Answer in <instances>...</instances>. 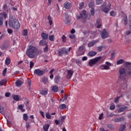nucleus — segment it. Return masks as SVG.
<instances>
[{"label": "nucleus", "mask_w": 131, "mask_h": 131, "mask_svg": "<svg viewBox=\"0 0 131 131\" xmlns=\"http://www.w3.org/2000/svg\"><path fill=\"white\" fill-rule=\"evenodd\" d=\"M123 21L125 22V25H127V16L125 14L124 15V18H123Z\"/></svg>", "instance_id": "26"}, {"label": "nucleus", "mask_w": 131, "mask_h": 131, "mask_svg": "<svg viewBox=\"0 0 131 131\" xmlns=\"http://www.w3.org/2000/svg\"><path fill=\"white\" fill-rule=\"evenodd\" d=\"M52 91H53V92H54L55 93H57V92L59 91V88H58V86H53L52 87Z\"/></svg>", "instance_id": "27"}, {"label": "nucleus", "mask_w": 131, "mask_h": 131, "mask_svg": "<svg viewBox=\"0 0 131 131\" xmlns=\"http://www.w3.org/2000/svg\"><path fill=\"white\" fill-rule=\"evenodd\" d=\"M127 109V107L126 106H123L119 108V112H123V111H125Z\"/></svg>", "instance_id": "24"}, {"label": "nucleus", "mask_w": 131, "mask_h": 131, "mask_svg": "<svg viewBox=\"0 0 131 131\" xmlns=\"http://www.w3.org/2000/svg\"><path fill=\"white\" fill-rule=\"evenodd\" d=\"M7 32L9 34H12L13 33V30H12V29H8L7 30Z\"/></svg>", "instance_id": "56"}, {"label": "nucleus", "mask_w": 131, "mask_h": 131, "mask_svg": "<svg viewBox=\"0 0 131 131\" xmlns=\"http://www.w3.org/2000/svg\"><path fill=\"white\" fill-rule=\"evenodd\" d=\"M110 15L112 17H115L116 16V12L115 11H112L110 13Z\"/></svg>", "instance_id": "42"}, {"label": "nucleus", "mask_w": 131, "mask_h": 131, "mask_svg": "<svg viewBox=\"0 0 131 131\" xmlns=\"http://www.w3.org/2000/svg\"><path fill=\"white\" fill-rule=\"evenodd\" d=\"M94 6H95V3H94V2H90L89 4V8H91L92 9H94Z\"/></svg>", "instance_id": "37"}, {"label": "nucleus", "mask_w": 131, "mask_h": 131, "mask_svg": "<svg viewBox=\"0 0 131 131\" xmlns=\"http://www.w3.org/2000/svg\"><path fill=\"white\" fill-rule=\"evenodd\" d=\"M62 41H63V42H66V40H67V37H66V36H65V35H63L62 36Z\"/></svg>", "instance_id": "45"}, {"label": "nucleus", "mask_w": 131, "mask_h": 131, "mask_svg": "<svg viewBox=\"0 0 131 131\" xmlns=\"http://www.w3.org/2000/svg\"><path fill=\"white\" fill-rule=\"evenodd\" d=\"M23 119L25 120V121H27L28 120V115H27V114H24Z\"/></svg>", "instance_id": "36"}, {"label": "nucleus", "mask_w": 131, "mask_h": 131, "mask_svg": "<svg viewBox=\"0 0 131 131\" xmlns=\"http://www.w3.org/2000/svg\"><path fill=\"white\" fill-rule=\"evenodd\" d=\"M59 77L58 76L55 77V79H54L55 82L57 83L58 81H59Z\"/></svg>", "instance_id": "57"}, {"label": "nucleus", "mask_w": 131, "mask_h": 131, "mask_svg": "<svg viewBox=\"0 0 131 131\" xmlns=\"http://www.w3.org/2000/svg\"><path fill=\"white\" fill-rule=\"evenodd\" d=\"M70 38H71L72 39H74V38H75V35H69Z\"/></svg>", "instance_id": "61"}, {"label": "nucleus", "mask_w": 131, "mask_h": 131, "mask_svg": "<svg viewBox=\"0 0 131 131\" xmlns=\"http://www.w3.org/2000/svg\"><path fill=\"white\" fill-rule=\"evenodd\" d=\"M111 110H114L115 109V105H113L110 106Z\"/></svg>", "instance_id": "63"}, {"label": "nucleus", "mask_w": 131, "mask_h": 131, "mask_svg": "<svg viewBox=\"0 0 131 131\" xmlns=\"http://www.w3.org/2000/svg\"><path fill=\"white\" fill-rule=\"evenodd\" d=\"M63 50V53L66 54V55H68L69 52H70L71 50V47L69 48V49H66V48H62Z\"/></svg>", "instance_id": "21"}, {"label": "nucleus", "mask_w": 131, "mask_h": 131, "mask_svg": "<svg viewBox=\"0 0 131 131\" xmlns=\"http://www.w3.org/2000/svg\"><path fill=\"white\" fill-rule=\"evenodd\" d=\"M49 128H50V124H47L43 125V130L48 131Z\"/></svg>", "instance_id": "19"}, {"label": "nucleus", "mask_w": 131, "mask_h": 131, "mask_svg": "<svg viewBox=\"0 0 131 131\" xmlns=\"http://www.w3.org/2000/svg\"><path fill=\"white\" fill-rule=\"evenodd\" d=\"M63 54H64V50H63V48L61 49L59 52H58V55L59 56L63 55Z\"/></svg>", "instance_id": "40"}, {"label": "nucleus", "mask_w": 131, "mask_h": 131, "mask_svg": "<svg viewBox=\"0 0 131 131\" xmlns=\"http://www.w3.org/2000/svg\"><path fill=\"white\" fill-rule=\"evenodd\" d=\"M49 51V47L48 46V45H46L45 48L43 50V52H45V53H48Z\"/></svg>", "instance_id": "47"}, {"label": "nucleus", "mask_w": 131, "mask_h": 131, "mask_svg": "<svg viewBox=\"0 0 131 131\" xmlns=\"http://www.w3.org/2000/svg\"><path fill=\"white\" fill-rule=\"evenodd\" d=\"M46 116L47 119H51V118H52V116L50 114V113H49V112L46 113Z\"/></svg>", "instance_id": "33"}, {"label": "nucleus", "mask_w": 131, "mask_h": 131, "mask_svg": "<svg viewBox=\"0 0 131 131\" xmlns=\"http://www.w3.org/2000/svg\"><path fill=\"white\" fill-rule=\"evenodd\" d=\"M97 42H99V40H96L92 41L88 43V47L89 48H92V47H94L96 43Z\"/></svg>", "instance_id": "14"}, {"label": "nucleus", "mask_w": 131, "mask_h": 131, "mask_svg": "<svg viewBox=\"0 0 131 131\" xmlns=\"http://www.w3.org/2000/svg\"><path fill=\"white\" fill-rule=\"evenodd\" d=\"M113 115H113L112 113L108 114L107 115V117H113Z\"/></svg>", "instance_id": "64"}, {"label": "nucleus", "mask_w": 131, "mask_h": 131, "mask_svg": "<svg viewBox=\"0 0 131 131\" xmlns=\"http://www.w3.org/2000/svg\"><path fill=\"white\" fill-rule=\"evenodd\" d=\"M102 49H103V47L102 46H99L97 47V50L98 52H101V51H102Z\"/></svg>", "instance_id": "58"}, {"label": "nucleus", "mask_w": 131, "mask_h": 131, "mask_svg": "<svg viewBox=\"0 0 131 131\" xmlns=\"http://www.w3.org/2000/svg\"><path fill=\"white\" fill-rule=\"evenodd\" d=\"M54 37H55L54 35H51L49 36V40H51V41H54Z\"/></svg>", "instance_id": "44"}, {"label": "nucleus", "mask_w": 131, "mask_h": 131, "mask_svg": "<svg viewBox=\"0 0 131 131\" xmlns=\"http://www.w3.org/2000/svg\"><path fill=\"white\" fill-rule=\"evenodd\" d=\"M105 66H107V67H110V66H112V64L108 61L105 62Z\"/></svg>", "instance_id": "51"}, {"label": "nucleus", "mask_w": 131, "mask_h": 131, "mask_svg": "<svg viewBox=\"0 0 131 131\" xmlns=\"http://www.w3.org/2000/svg\"><path fill=\"white\" fill-rule=\"evenodd\" d=\"M104 116V113H102L100 115L99 117L98 118V119H99V120H102V119H103V117Z\"/></svg>", "instance_id": "48"}, {"label": "nucleus", "mask_w": 131, "mask_h": 131, "mask_svg": "<svg viewBox=\"0 0 131 131\" xmlns=\"http://www.w3.org/2000/svg\"><path fill=\"white\" fill-rule=\"evenodd\" d=\"M84 49V46H81L79 48V50L77 52L78 56H81L82 55H84V51L83 50Z\"/></svg>", "instance_id": "9"}, {"label": "nucleus", "mask_w": 131, "mask_h": 131, "mask_svg": "<svg viewBox=\"0 0 131 131\" xmlns=\"http://www.w3.org/2000/svg\"><path fill=\"white\" fill-rule=\"evenodd\" d=\"M103 0H96V3L97 5H100V4H102V2Z\"/></svg>", "instance_id": "54"}, {"label": "nucleus", "mask_w": 131, "mask_h": 131, "mask_svg": "<svg viewBox=\"0 0 131 131\" xmlns=\"http://www.w3.org/2000/svg\"><path fill=\"white\" fill-rule=\"evenodd\" d=\"M111 9V4H110L108 7H102L101 10L103 12L105 13L106 14L109 12V11Z\"/></svg>", "instance_id": "11"}, {"label": "nucleus", "mask_w": 131, "mask_h": 131, "mask_svg": "<svg viewBox=\"0 0 131 131\" xmlns=\"http://www.w3.org/2000/svg\"><path fill=\"white\" fill-rule=\"evenodd\" d=\"M3 20H4V18L3 17L0 16V26H2L3 24H4V23L3 22Z\"/></svg>", "instance_id": "52"}, {"label": "nucleus", "mask_w": 131, "mask_h": 131, "mask_svg": "<svg viewBox=\"0 0 131 131\" xmlns=\"http://www.w3.org/2000/svg\"><path fill=\"white\" fill-rule=\"evenodd\" d=\"M13 100L15 101H19L20 99L19 98V96H18V95H14Z\"/></svg>", "instance_id": "39"}, {"label": "nucleus", "mask_w": 131, "mask_h": 131, "mask_svg": "<svg viewBox=\"0 0 131 131\" xmlns=\"http://www.w3.org/2000/svg\"><path fill=\"white\" fill-rule=\"evenodd\" d=\"M39 113L40 114H41L42 117H43V118H45V115L43 114V112L40 111Z\"/></svg>", "instance_id": "62"}, {"label": "nucleus", "mask_w": 131, "mask_h": 131, "mask_svg": "<svg viewBox=\"0 0 131 131\" xmlns=\"http://www.w3.org/2000/svg\"><path fill=\"white\" fill-rule=\"evenodd\" d=\"M126 128V125L125 124H124L122 125L121 127L119 128V131H123L125 130V129Z\"/></svg>", "instance_id": "29"}, {"label": "nucleus", "mask_w": 131, "mask_h": 131, "mask_svg": "<svg viewBox=\"0 0 131 131\" xmlns=\"http://www.w3.org/2000/svg\"><path fill=\"white\" fill-rule=\"evenodd\" d=\"M41 37L42 38H43V39H48V38H49V35L45 33H42Z\"/></svg>", "instance_id": "20"}, {"label": "nucleus", "mask_w": 131, "mask_h": 131, "mask_svg": "<svg viewBox=\"0 0 131 131\" xmlns=\"http://www.w3.org/2000/svg\"><path fill=\"white\" fill-rule=\"evenodd\" d=\"M26 54L29 58L34 59L38 55V50L33 46H30L28 48Z\"/></svg>", "instance_id": "1"}, {"label": "nucleus", "mask_w": 131, "mask_h": 131, "mask_svg": "<svg viewBox=\"0 0 131 131\" xmlns=\"http://www.w3.org/2000/svg\"><path fill=\"white\" fill-rule=\"evenodd\" d=\"M5 64L6 65H10V64H11V60L9 58H6Z\"/></svg>", "instance_id": "34"}, {"label": "nucleus", "mask_w": 131, "mask_h": 131, "mask_svg": "<svg viewBox=\"0 0 131 131\" xmlns=\"http://www.w3.org/2000/svg\"><path fill=\"white\" fill-rule=\"evenodd\" d=\"M49 90L47 89L42 90L40 92V94L42 95V96H46V95H48V92Z\"/></svg>", "instance_id": "17"}, {"label": "nucleus", "mask_w": 131, "mask_h": 131, "mask_svg": "<svg viewBox=\"0 0 131 131\" xmlns=\"http://www.w3.org/2000/svg\"><path fill=\"white\" fill-rule=\"evenodd\" d=\"M47 19L49 21V23L51 26L53 25V20H52V16H51V15H48V17H47Z\"/></svg>", "instance_id": "18"}, {"label": "nucleus", "mask_w": 131, "mask_h": 131, "mask_svg": "<svg viewBox=\"0 0 131 131\" xmlns=\"http://www.w3.org/2000/svg\"><path fill=\"white\" fill-rule=\"evenodd\" d=\"M39 45L40 46H47V41H46V40L42 39L39 42Z\"/></svg>", "instance_id": "22"}, {"label": "nucleus", "mask_w": 131, "mask_h": 131, "mask_svg": "<svg viewBox=\"0 0 131 131\" xmlns=\"http://www.w3.org/2000/svg\"><path fill=\"white\" fill-rule=\"evenodd\" d=\"M101 59H102V57L99 56L94 59H90L89 61V66H90V67H93V66H94V65H96V64H97Z\"/></svg>", "instance_id": "5"}, {"label": "nucleus", "mask_w": 131, "mask_h": 131, "mask_svg": "<svg viewBox=\"0 0 131 131\" xmlns=\"http://www.w3.org/2000/svg\"><path fill=\"white\" fill-rule=\"evenodd\" d=\"M95 36H96V33L95 32L92 33L90 35L91 38H94V37H95Z\"/></svg>", "instance_id": "49"}, {"label": "nucleus", "mask_w": 131, "mask_h": 131, "mask_svg": "<svg viewBox=\"0 0 131 131\" xmlns=\"http://www.w3.org/2000/svg\"><path fill=\"white\" fill-rule=\"evenodd\" d=\"M16 86H20V85H22L23 82L21 81V80H18L16 82Z\"/></svg>", "instance_id": "32"}, {"label": "nucleus", "mask_w": 131, "mask_h": 131, "mask_svg": "<svg viewBox=\"0 0 131 131\" xmlns=\"http://www.w3.org/2000/svg\"><path fill=\"white\" fill-rule=\"evenodd\" d=\"M89 55L90 57H94L97 55V52L95 51H91L89 53Z\"/></svg>", "instance_id": "25"}, {"label": "nucleus", "mask_w": 131, "mask_h": 131, "mask_svg": "<svg viewBox=\"0 0 131 131\" xmlns=\"http://www.w3.org/2000/svg\"><path fill=\"white\" fill-rule=\"evenodd\" d=\"M7 73V68H5L3 71V76H6V74Z\"/></svg>", "instance_id": "55"}, {"label": "nucleus", "mask_w": 131, "mask_h": 131, "mask_svg": "<svg viewBox=\"0 0 131 131\" xmlns=\"http://www.w3.org/2000/svg\"><path fill=\"white\" fill-rule=\"evenodd\" d=\"M123 63H124L126 67L130 68V69L127 70V72L128 75H131V63L129 62H124V60L123 59H120L117 61V65H120Z\"/></svg>", "instance_id": "3"}, {"label": "nucleus", "mask_w": 131, "mask_h": 131, "mask_svg": "<svg viewBox=\"0 0 131 131\" xmlns=\"http://www.w3.org/2000/svg\"><path fill=\"white\" fill-rule=\"evenodd\" d=\"M100 67L101 70H109L110 69V67H108L105 64L101 65Z\"/></svg>", "instance_id": "15"}, {"label": "nucleus", "mask_w": 131, "mask_h": 131, "mask_svg": "<svg viewBox=\"0 0 131 131\" xmlns=\"http://www.w3.org/2000/svg\"><path fill=\"white\" fill-rule=\"evenodd\" d=\"M34 74H36L38 76H42L45 74V71H42L39 69H36L34 71Z\"/></svg>", "instance_id": "7"}, {"label": "nucleus", "mask_w": 131, "mask_h": 131, "mask_svg": "<svg viewBox=\"0 0 131 131\" xmlns=\"http://www.w3.org/2000/svg\"><path fill=\"white\" fill-rule=\"evenodd\" d=\"M107 127L108 128H110V129H114V126L113 125H111V124H108L107 125Z\"/></svg>", "instance_id": "41"}, {"label": "nucleus", "mask_w": 131, "mask_h": 131, "mask_svg": "<svg viewBox=\"0 0 131 131\" xmlns=\"http://www.w3.org/2000/svg\"><path fill=\"white\" fill-rule=\"evenodd\" d=\"M67 106L65 104H61L59 105L60 109H62V110H65L67 108Z\"/></svg>", "instance_id": "28"}, {"label": "nucleus", "mask_w": 131, "mask_h": 131, "mask_svg": "<svg viewBox=\"0 0 131 131\" xmlns=\"http://www.w3.org/2000/svg\"><path fill=\"white\" fill-rule=\"evenodd\" d=\"M81 18H82L84 22H85L87 18H88V19L91 18V15H86V11H85V10H83L81 13H80L79 15H77V18L78 20L81 19Z\"/></svg>", "instance_id": "4"}, {"label": "nucleus", "mask_w": 131, "mask_h": 131, "mask_svg": "<svg viewBox=\"0 0 131 131\" xmlns=\"http://www.w3.org/2000/svg\"><path fill=\"white\" fill-rule=\"evenodd\" d=\"M33 66H34V63L33 61L30 62V69H32L33 68Z\"/></svg>", "instance_id": "46"}, {"label": "nucleus", "mask_w": 131, "mask_h": 131, "mask_svg": "<svg viewBox=\"0 0 131 131\" xmlns=\"http://www.w3.org/2000/svg\"><path fill=\"white\" fill-rule=\"evenodd\" d=\"M67 73L68 74L66 77L68 79H70V78L72 77V76L73 75V73H74V72H73V70H68Z\"/></svg>", "instance_id": "10"}, {"label": "nucleus", "mask_w": 131, "mask_h": 131, "mask_svg": "<svg viewBox=\"0 0 131 131\" xmlns=\"http://www.w3.org/2000/svg\"><path fill=\"white\" fill-rule=\"evenodd\" d=\"M119 73H120V76H119V78L120 79H125V69L124 68H121L119 70Z\"/></svg>", "instance_id": "6"}, {"label": "nucleus", "mask_w": 131, "mask_h": 131, "mask_svg": "<svg viewBox=\"0 0 131 131\" xmlns=\"http://www.w3.org/2000/svg\"><path fill=\"white\" fill-rule=\"evenodd\" d=\"M120 98V97H116L115 99V103H117V102H118V101H119V99Z\"/></svg>", "instance_id": "59"}, {"label": "nucleus", "mask_w": 131, "mask_h": 131, "mask_svg": "<svg viewBox=\"0 0 131 131\" xmlns=\"http://www.w3.org/2000/svg\"><path fill=\"white\" fill-rule=\"evenodd\" d=\"M9 27H12L13 29H19L20 28V23L14 16H10L8 22Z\"/></svg>", "instance_id": "2"}, {"label": "nucleus", "mask_w": 131, "mask_h": 131, "mask_svg": "<svg viewBox=\"0 0 131 131\" xmlns=\"http://www.w3.org/2000/svg\"><path fill=\"white\" fill-rule=\"evenodd\" d=\"M79 10H81V9H82V7H83V6H84V3L83 2H81L79 4Z\"/></svg>", "instance_id": "43"}, {"label": "nucleus", "mask_w": 131, "mask_h": 131, "mask_svg": "<svg viewBox=\"0 0 131 131\" xmlns=\"http://www.w3.org/2000/svg\"><path fill=\"white\" fill-rule=\"evenodd\" d=\"M49 81V80L47 78H43L42 79V82L45 84H46V83H48Z\"/></svg>", "instance_id": "38"}, {"label": "nucleus", "mask_w": 131, "mask_h": 131, "mask_svg": "<svg viewBox=\"0 0 131 131\" xmlns=\"http://www.w3.org/2000/svg\"><path fill=\"white\" fill-rule=\"evenodd\" d=\"M129 28H131V15L129 16Z\"/></svg>", "instance_id": "60"}, {"label": "nucleus", "mask_w": 131, "mask_h": 131, "mask_svg": "<svg viewBox=\"0 0 131 131\" xmlns=\"http://www.w3.org/2000/svg\"><path fill=\"white\" fill-rule=\"evenodd\" d=\"M24 106L22 104L18 105V109H19V110H21V111H22V112H25V109L24 108Z\"/></svg>", "instance_id": "30"}, {"label": "nucleus", "mask_w": 131, "mask_h": 131, "mask_svg": "<svg viewBox=\"0 0 131 131\" xmlns=\"http://www.w3.org/2000/svg\"><path fill=\"white\" fill-rule=\"evenodd\" d=\"M23 35H24V36H27V35H28V31L27 29L24 30L23 32Z\"/></svg>", "instance_id": "35"}, {"label": "nucleus", "mask_w": 131, "mask_h": 131, "mask_svg": "<svg viewBox=\"0 0 131 131\" xmlns=\"http://www.w3.org/2000/svg\"><path fill=\"white\" fill-rule=\"evenodd\" d=\"M90 12L92 16H94V15H95V9L94 8H92Z\"/></svg>", "instance_id": "50"}, {"label": "nucleus", "mask_w": 131, "mask_h": 131, "mask_svg": "<svg viewBox=\"0 0 131 131\" xmlns=\"http://www.w3.org/2000/svg\"><path fill=\"white\" fill-rule=\"evenodd\" d=\"M0 48L1 50L5 51V50L9 48V44L8 43H4L2 45H0Z\"/></svg>", "instance_id": "13"}, {"label": "nucleus", "mask_w": 131, "mask_h": 131, "mask_svg": "<svg viewBox=\"0 0 131 131\" xmlns=\"http://www.w3.org/2000/svg\"><path fill=\"white\" fill-rule=\"evenodd\" d=\"M124 120V117H120L119 118H116L115 119V122H119V121H122Z\"/></svg>", "instance_id": "23"}, {"label": "nucleus", "mask_w": 131, "mask_h": 131, "mask_svg": "<svg viewBox=\"0 0 131 131\" xmlns=\"http://www.w3.org/2000/svg\"><path fill=\"white\" fill-rule=\"evenodd\" d=\"M63 7L65 9H67V10H70V9H71V3L69 2H66L63 4Z\"/></svg>", "instance_id": "12"}, {"label": "nucleus", "mask_w": 131, "mask_h": 131, "mask_svg": "<svg viewBox=\"0 0 131 131\" xmlns=\"http://www.w3.org/2000/svg\"><path fill=\"white\" fill-rule=\"evenodd\" d=\"M66 119V116H60L59 117V123H61V124H63V123L64 122V120Z\"/></svg>", "instance_id": "16"}, {"label": "nucleus", "mask_w": 131, "mask_h": 131, "mask_svg": "<svg viewBox=\"0 0 131 131\" xmlns=\"http://www.w3.org/2000/svg\"><path fill=\"white\" fill-rule=\"evenodd\" d=\"M122 88L123 90H126V89H127V84H126V83H124L122 85Z\"/></svg>", "instance_id": "53"}, {"label": "nucleus", "mask_w": 131, "mask_h": 131, "mask_svg": "<svg viewBox=\"0 0 131 131\" xmlns=\"http://www.w3.org/2000/svg\"><path fill=\"white\" fill-rule=\"evenodd\" d=\"M101 36L103 39H105V38H107V37L109 36V35H108V32H107L106 29H104L101 31Z\"/></svg>", "instance_id": "8"}, {"label": "nucleus", "mask_w": 131, "mask_h": 131, "mask_svg": "<svg viewBox=\"0 0 131 131\" xmlns=\"http://www.w3.org/2000/svg\"><path fill=\"white\" fill-rule=\"evenodd\" d=\"M7 82H8V80H7L6 79L2 80L0 81V86L2 85H4V84H5V83H7Z\"/></svg>", "instance_id": "31"}]
</instances>
